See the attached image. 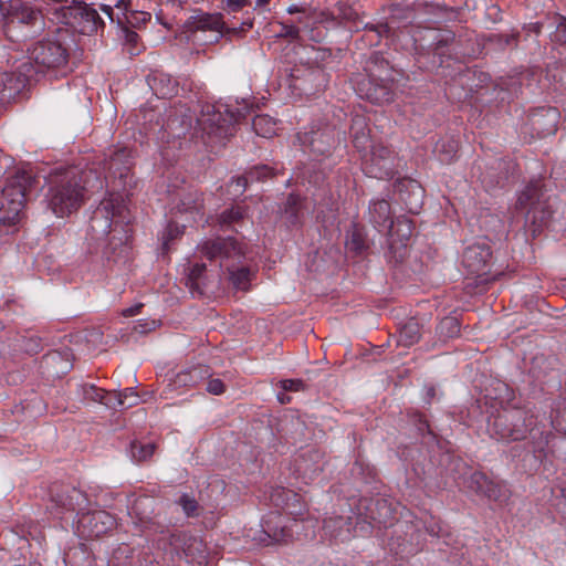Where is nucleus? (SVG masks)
<instances>
[{
	"instance_id": "obj_1",
	"label": "nucleus",
	"mask_w": 566,
	"mask_h": 566,
	"mask_svg": "<svg viewBox=\"0 0 566 566\" xmlns=\"http://www.w3.org/2000/svg\"><path fill=\"white\" fill-rule=\"evenodd\" d=\"M85 174L67 169L51 176L45 195L48 208L59 218L70 216L84 201Z\"/></svg>"
},
{
	"instance_id": "obj_2",
	"label": "nucleus",
	"mask_w": 566,
	"mask_h": 566,
	"mask_svg": "<svg viewBox=\"0 0 566 566\" xmlns=\"http://www.w3.org/2000/svg\"><path fill=\"white\" fill-rule=\"evenodd\" d=\"M202 256L209 260H220L221 268H226L229 282L235 290L247 291L252 277L251 270L245 265H238L245 252L240 243L232 238L208 239L199 247Z\"/></svg>"
},
{
	"instance_id": "obj_3",
	"label": "nucleus",
	"mask_w": 566,
	"mask_h": 566,
	"mask_svg": "<svg viewBox=\"0 0 566 566\" xmlns=\"http://www.w3.org/2000/svg\"><path fill=\"white\" fill-rule=\"evenodd\" d=\"M67 2V0H44L43 9L46 13L54 14L60 23L77 28L82 34L97 32L98 28L104 25L94 8L82 1L73 0L72 4Z\"/></svg>"
},
{
	"instance_id": "obj_4",
	"label": "nucleus",
	"mask_w": 566,
	"mask_h": 566,
	"mask_svg": "<svg viewBox=\"0 0 566 566\" xmlns=\"http://www.w3.org/2000/svg\"><path fill=\"white\" fill-rule=\"evenodd\" d=\"M128 220V210L124 196L119 192H109L91 217V230L96 238H103L111 233L113 227L116 230Z\"/></svg>"
},
{
	"instance_id": "obj_5",
	"label": "nucleus",
	"mask_w": 566,
	"mask_h": 566,
	"mask_svg": "<svg viewBox=\"0 0 566 566\" xmlns=\"http://www.w3.org/2000/svg\"><path fill=\"white\" fill-rule=\"evenodd\" d=\"M29 179L24 172L17 174L0 191V223L11 226L20 220Z\"/></svg>"
},
{
	"instance_id": "obj_6",
	"label": "nucleus",
	"mask_w": 566,
	"mask_h": 566,
	"mask_svg": "<svg viewBox=\"0 0 566 566\" xmlns=\"http://www.w3.org/2000/svg\"><path fill=\"white\" fill-rule=\"evenodd\" d=\"M1 15L4 32L9 39H13V35L10 34V32L15 22L21 25H30L33 28V31L30 34H23L24 38L33 36L44 30V20L41 11L33 9L21 0H10L6 6V14Z\"/></svg>"
},
{
	"instance_id": "obj_7",
	"label": "nucleus",
	"mask_w": 566,
	"mask_h": 566,
	"mask_svg": "<svg viewBox=\"0 0 566 566\" xmlns=\"http://www.w3.org/2000/svg\"><path fill=\"white\" fill-rule=\"evenodd\" d=\"M531 417L521 410L499 415L490 426L493 436L503 441H518L526 437Z\"/></svg>"
},
{
	"instance_id": "obj_8",
	"label": "nucleus",
	"mask_w": 566,
	"mask_h": 566,
	"mask_svg": "<svg viewBox=\"0 0 566 566\" xmlns=\"http://www.w3.org/2000/svg\"><path fill=\"white\" fill-rule=\"evenodd\" d=\"M226 29V22L222 13H209L200 10L193 11L185 23L180 36L185 35L186 41H190V36L197 32H213L216 33L212 43H217L223 38V30Z\"/></svg>"
},
{
	"instance_id": "obj_9",
	"label": "nucleus",
	"mask_w": 566,
	"mask_h": 566,
	"mask_svg": "<svg viewBox=\"0 0 566 566\" xmlns=\"http://www.w3.org/2000/svg\"><path fill=\"white\" fill-rule=\"evenodd\" d=\"M67 56L66 49L57 41H39L29 49L30 60L46 69H55L65 65L67 63Z\"/></svg>"
},
{
	"instance_id": "obj_10",
	"label": "nucleus",
	"mask_w": 566,
	"mask_h": 566,
	"mask_svg": "<svg viewBox=\"0 0 566 566\" xmlns=\"http://www.w3.org/2000/svg\"><path fill=\"white\" fill-rule=\"evenodd\" d=\"M492 252L485 241H476L465 248L462 255V263L472 274L484 272Z\"/></svg>"
},
{
	"instance_id": "obj_11",
	"label": "nucleus",
	"mask_w": 566,
	"mask_h": 566,
	"mask_svg": "<svg viewBox=\"0 0 566 566\" xmlns=\"http://www.w3.org/2000/svg\"><path fill=\"white\" fill-rule=\"evenodd\" d=\"M370 161L369 172L375 178L387 179L392 176L391 151L386 146H374Z\"/></svg>"
},
{
	"instance_id": "obj_12",
	"label": "nucleus",
	"mask_w": 566,
	"mask_h": 566,
	"mask_svg": "<svg viewBox=\"0 0 566 566\" xmlns=\"http://www.w3.org/2000/svg\"><path fill=\"white\" fill-rule=\"evenodd\" d=\"M542 197L543 192L541 181H532L520 193L516 206L528 214L537 205H539Z\"/></svg>"
},
{
	"instance_id": "obj_13",
	"label": "nucleus",
	"mask_w": 566,
	"mask_h": 566,
	"mask_svg": "<svg viewBox=\"0 0 566 566\" xmlns=\"http://www.w3.org/2000/svg\"><path fill=\"white\" fill-rule=\"evenodd\" d=\"M391 245L397 243L406 245L412 235V222L407 218H398L386 226Z\"/></svg>"
},
{
	"instance_id": "obj_14",
	"label": "nucleus",
	"mask_w": 566,
	"mask_h": 566,
	"mask_svg": "<svg viewBox=\"0 0 566 566\" xmlns=\"http://www.w3.org/2000/svg\"><path fill=\"white\" fill-rule=\"evenodd\" d=\"M138 402V396L133 388H126L118 392H108L105 405L108 407H119L123 409L130 408Z\"/></svg>"
},
{
	"instance_id": "obj_15",
	"label": "nucleus",
	"mask_w": 566,
	"mask_h": 566,
	"mask_svg": "<svg viewBox=\"0 0 566 566\" xmlns=\"http://www.w3.org/2000/svg\"><path fill=\"white\" fill-rule=\"evenodd\" d=\"M272 175V169L268 166H259L252 168L247 176L238 177L232 181V185L235 184L237 192L242 193L247 188L249 182L262 180Z\"/></svg>"
},
{
	"instance_id": "obj_16",
	"label": "nucleus",
	"mask_w": 566,
	"mask_h": 566,
	"mask_svg": "<svg viewBox=\"0 0 566 566\" xmlns=\"http://www.w3.org/2000/svg\"><path fill=\"white\" fill-rule=\"evenodd\" d=\"M421 337L420 325L415 319H409L399 331L398 342L402 346L409 347L418 343Z\"/></svg>"
},
{
	"instance_id": "obj_17",
	"label": "nucleus",
	"mask_w": 566,
	"mask_h": 566,
	"mask_svg": "<svg viewBox=\"0 0 566 566\" xmlns=\"http://www.w3.org/2000/svg\"><path fill=\"white\" fill-rule=\"evenodd\" d=\"M474 481L479 485L480 492L483 493L489 499L499 501L504 496L503 486L499 483L490 481L483 474H475Z\"/></svg>"
},
{
	"instance_id": "obj_18",
	"label": "nucleus",
	"mask_w": 566,
	"mask_h": 566,
	"mask_svg": "<svg viewBox=\"0 0 566 566\" xmlns=\"http://www.w3.org/2000/svg\"><path fill=\"white\" fill-rule=\"evenodd\" d=\"M252 127L256 135L270 138L276 133V122L269 115H258L252 120Z\"/></svg>"
},
{
	"instance_id": "obj_19",
	"label": "nucleus",
	"mask_w": 566,
	"mask_h": 566,
	"mask_svg": "<svg viewBox=\"0 0 566 566\" xmlns=\"http://www.w3.org/2000/svg\"><path fill=\"white\" fill-rule=\"evenodd\" d=\"M370 214L373 221L378 224L386 228L390 220V205L386 200H377L374 201L370 206Z\"/></svg>"
},
{
	"instance_id": "obj_20",
	"label": "nucleus",
	"mask_w": 566,
	"mask_h": 566,
	"mask_svg": "<svg viewBox=\"0 0 566 566\" xmlns=\"http://www.w3.org/2000/svg\"><path fill=\"white\" fill-rule=\"evenodd\" d=\"M153 88L161 97H170L178 92V86L169 76L160 75L153 78Z\"/></svg>"
},
{
	"instance_id": "obj_21",
	"label": "nucleus",
	"mask_w": 566,
	"mask_h": 566,
	"mask_svg": "<svg viewBox=\"0 0 566 566\" xmlns=\"http://www.w3.org/2000/svg\"><path fill=\"white\" fill-rule=\"evenodd\" d=\"M88 520V523L93 526V535L99 536L101 534L105 533L108 527L113 525L112 517L105 513V512H94L92 514H88L86 516Z\"/></svg>"
},
{
	"instance_id": "obj_22",
	"label": "nucleus",
	"mask_w": 566,
	"mask_h": 566,
	"mask_svg": "<svg viewBox=\"0 0 566 566\" xmlns=\"http://www.w3.org/2000/svg\"><path fill=\"white\" fill-rule=\"evenodd\" d=\"M127 157L125 150H120L116 153L108 161L107 170L108 174L113 177H119L120 179L126 177L129 171V167L126 165H122L124 159Z\"/></svg>"
},
{
	"instance_id": "obj_23",
	"label": "nucleus",
	"mask_w": 566,
	"mask_h": 566,
	"mask_svg": "<svg viewBox=\"0 0 566 566\" xmlns=\"http://www.w3.org/2000/svg\"><path fill=\"white\" fill-rule=\"evenodd\" d=\"M202 209V198L198 192L187 193L180 201L178 210L180 212H189L191 214H199Z\"/></svg>"
},
{
	"instance_id": "obj_24",
	"label": "nucleus",
	"mask_w": 566,
	"mask_h": 566,
	"mask_svg": "<svg viewBox=\"0 0 566 566\" xmlns=\"http://www.w3.org/2000/svg\"><path fill=\"white\" fill-rule=\"evenodd\" d=\"M201 376L199 367H192L189 370L180 371L176 375L174 384L176 387L195 386Z\"/></svg>"
},
{
	"instance_id": "obj_25",
	"label": "nucleus",
	"mask_w": 566,
	"mask_h": 566,
	"mask_svg": "<svg viewBox=\"0 0 566 566\" xmlns=\"http://www.w3.org/2000/svg\"><path fill=\"white\" fill-rule=\"evenodd\" d=\"M155 444L154 443H140V442H133L130 444V453L134 460L136 461H146L149 459L154 452H155Z\"/></svg>"
},
{
	"instance_id": "obj_26",
	"label": "nucleus",
	"mask_w": 566,
	"mask_h": 566,
	"mask_svg": "<svg viewBox=\"0 0 566 566\" xmlns=\"http://www.w3.org/2000/svg\"><path fill=\"white\" fill-rule=\"evenodd\" d=\"M439 331L442 335H444L447 337L455 336L460 331L459 323H458L457 318L444 317L439 324Z\"/></svg>"
},
{
	"instance_id": "obj_27",
	"label": "nucleus",
	"mask_w": 566,
	"mask_h": 566,
	"mask_svg": "<svg viewBox=\"0 0 566 566\" xmlns=\"http://www.w3.org/2000/svg\"><path fill=\"white\" fill-rule=\"evenodd\" d=\"M346 244H347L348 249H350L355 252H361L366 248V244H365L361 233L356 229H354L350 232Z\"/></svg>"
},
{
	"instance_id": "obj_28",
	"label": "nucleus",
	"mask_w": 566,
	"mask_h": 566,
	"mask_svg": "<svg viewBox=\"0 0 566 566\" xmlns=\"http://www.w3.org/2000/svg\"><path fill=\"white\" fill-rule=\"evenodd\" d=\"M178 503L180 504L187 516L198 515V503L193 497L184 494L182 496H180Z\"/></svg>"
},
{
	"instance_id": "obj_29",
	"label": "nucleus",
	"mask_w": 566,
	"mask_h": 566,
	"mask_svg": "<svg viewBox=\"0 0 566 566\" xmlns=\"http://www.w3.org/2000/svg\"><path fill=\"white\" fill-rule=\"evenodd\" d=\"M84 397L92 401H98L105 405L107 400V395H104V391L96 388L94 385H85L83 387Z\"/></svg>"
},
{
	"instance_id": "obj_30",
	"label": "nucleus",
	"mask_w": 566,
	"mask_h": 566,
	"mask_svg": "<svg viewBox=\"0 0 566 566\" xmlns=\"http://www.w3.org/2000/svg\"><path fill=\"white\" fill-rule=\"evenodd\" d=\"M253 27V20L248 19L241 23L238 28H229L226 25V29L223 30V36H228L231 39L232 36H241L244 32L252 29Z\"/></svg>"
},
{
	"instance_id": "obj_31",
	"label": "nucleus",
	"mask_w": 566,
	"mask_h": 566,
	"mask_svg": "<svg viewBox=\"0 0 566 566\" xmlns=\"http://www.w3.org/2000/svg\"><path fill=\"white\" fill-rule=\"evenodd\" d=\"M244 211L240 207L231 208L230 210H226L220 216V222L222 224H230L241 218H243Z\"/></svg>"
},
{
	"instance_id": "obj_32",
	"label": "nucleus",
	"mask_w": 566,
	"mask_h": 566,
	"mask_svg": "<svg viewBox=\"0 0 566 566\" xmlns=\"http://www.w3.org/2000/svg\"><path fill=\"white\" fill-rule=\"evenodd\" d=\"M250 4V0H223L221 8L228 13H235Z\"/></svg>"
},
{
	"instance_id": "obj_33",
	"label": "nucleus",
	"mask_w": 566,
	"mask_h": 566,
	"mask_svg": "<svg viewBox=\"0 0 566 566\" xmlns=\"http://www.w3.org/2000/svg\"><path fill=\"white\" fill-rule=\"evenodd\" d=\"M279 386L284 391H301L305 389V384L301 379H283L279 382Z\"/></svg>"
},
{
	"instance_id": "obj_34",
	"label": "nucleus",
	"mask_w": 566,
	"mask_h": 566,
	"mask_svg": "<svg viewBox=\"0 0 566 566\" xmlns=\"http://www.w3.org/2000/svg\"><path fill=\"white\" fill-rule=\"evenodd\" d=\"M7 90L10 92L15 90L13 86V77L8 72H0V101L2 99L3 93Z\"/></svg>"
},
{
	"instance_id": "obj_35",
	"label": "nucleus",
	"mask_w": 566,
	"mask_h": 566,
	"mask_svg": "<svg viewBox=\"0 0 566 566\" xmlns=\"http://www.w3.org/2000/svg\"><path fill=\"white\" fill-rule=\"evenodd\" d=\"M281 31L279 32L277 36L281 38H290V39H297L300 34V30L297 27L293 24H286V23H280Z\"/></svg>"
},
{
	"instance_id": "obj_36",
	"label": "nucleus",
	"mask_w": 566,
	"mask_h": 566,
	"mask_svg": "<svg viewBox=\"0 0 566 566\" xmlns=\"http://www.w3.org/2000/svg\"><path fill=\"white\" fill-rule=\"evenodd\" d=\"M206 389L209 394L221 395L224 392L226 387L221 379L212 378L208 381Z\"/></svg>"
},
{
	"instance_id": "obj_37",
	"label": "nucleus",
	"mask_w": 566,
	"mask_h": 566,
	"mask_svg": "<svg viewBox=\"0 0 566 566\" xmlns=\"http://www.w3.org/2000/svg\"><path fill=\"white\" fill-rule=\"evenodd\" d=\"M367 98L375 103L389 102L391 99V94L386 88L382 87L380 88V93H368Z\"/></svg>"
},
{
	"instance_id": "obj_38",
	"label": "nucleus",
	"mask_w": 566,
	"mask_h": 566,
	"mask_svg": "<svg viewBox=\"0 0 566 566\" xmlns=\"http://www.w3.org/2000/svg\"><path fill=\"white\" fill-rule=\"evenodd\" d=\"M123 35H124V40L127 44L136 46V44L138 43L139 35L135 31L124 28Z\"/></svg>"
},
{
	"instance_id": "obj_39",
	"label": "nucleus",
	"mask_w": 566,
	"mask_h": 566,
	"mask_svg": "<svg viewBox=\"0 0 566 566\" xmlns=\"http://www.w3.org/2000/svg\"><path fill=\"white\" fill-rule=\"evenodd\" d=\"M555 40L566 44V19H563L555 31Z\"/></svg>"
},
{
	"instance_id": "obj_40",
	"label": "nucleus",
	"mask_w": 566,
	"mask_h": 566,
	"mask_svg": "<svg viewBox=\"0 0 566 566\" xmlns=\"http://www.w3.org/2000/svg\"><path fill=\"white\" fill-rule=\"evenodd\" d=\"M206 265L205 264H196L189 274V277L191 281H193L197 284V281L199 280L201 273L205 271Z\"/></svg>"
},
{
	"instance_id": "obj_41",
	"label": "nucleus",
	"mask_w": 566,
	"mask_h": 566,
	"mask_svg": "<svg viewBox=\"0 0 566 566\" xmlns=\"http://www.w3.org/2000/svg\"><path fill=\"white\" fill-rule=\"evenodd\" d=\"M367 142L368 137L365 134H363L361 136L356 135L354 137V144L357 148H365Z\"/></svg>"
},
{
	"instance_id": "obj_42",
	"label": "nucleus",
	"mask_w": 566,
	"mask_h": 566,
	"mask_svg": "<svg viewBox=\"0 0 566 566\" xmlns=\"http://www.w3.org/2000/svg\"><path fill=\"white\" fill-rule=\"evenodd\" d=\"M142 306H143L142 304H138V305H135V306L128 307V308H126V310H124V311H123V315H124V316H127V317H129V316H134V315H136V314H138V313H139V311H140Z\"/></svg>"
},
{
	"instance_id": "obj_43",
	"label": "nucleus",
	"mask_w": 566,
	"mask_h": 566,
	"mask_svg": "<svg viewBox=\"0 0 566 566\" xmlns=\"http://www.w3.org/2000/svg\"><path fill=\"white\" fill-rule=\"evenodd\" d=\"M167 233L169 238H174V235H177L180 233L179 227L177 224H169L167 229Z\"/></svg>"
},
{
	"instance_id": "obj_44",
	"label": "nucleus",
	"mask_w": 566,
	"mask_h": 566,
	"mask_svg": "<svg viewBox=\"0 0 566 566\" xmlns=\"http://www.w3.org/2000/svg\"><path fill=\"white\" fill-rule=\"evenodd\" d=\"M132 0H118L115 4L117 9H122L126 11L128 7L130 6Z\"/></svg>"
},
{
	"instance_id": "obj_45",
	"label": "nucleus",
	"mask_w": 566,
	"mask_h": 566,
	"mask_svg": "<svg viewBox=\"0 0 566 566\" xmlns=\"http://www.w3.org/2000/svg\"><path fill=\"white\" fill-rule=\"evenodd\" d=\"M304 8L297 6V4H292L287 8V12L290 14H294V13H300V12H304Z\"/></svg>"
},
{
	"instance_id": "obj_46",
	"label": "nucleus",
	"mask_w": 566,
	"mask_h": 566,
	"mask_svg": "<svg viewBox=\"0 0 566 566\" xmlns=\"http://www.w3.org/2000/svg\"><path fill=\"white\" fill-rule=\"evenodd\" d=\"M277 399L281 403H289L291 401V397L285 392H279Z\"/></svg>"
},
{
	"instance_id": "obj_47",
	"label": "nucleus",
	"mask_w": 566,
	"mask_h": 566,
	"mask_svg": "<svg viewBox=\"0 0 566 566\" xmlns=\"http://www.w3.org/2000/svg\"><path fill=\"white\" fill-rule=\"evenodd\" d=\"M270 0H256L255 1V8H262L266 4H269Z\"/></svg>"
},
{
	"instance_id": "obj_48",
	"label": "nucleus",
	"mask_w": 566,
	"mask_h": 566,
	"mask_svg": "<svg viewBox=\"0 0 566 566\" xmlns=\"http://www.w3.org/2000/svg\"><path fill=\"white\" fill-rule=\"evenodd\" d=\"M102 11L111 17L113 9L111 6H102Z\"/></svg>"
},
{
	"instance_id": "obj_49",
	"label": "nucleus",
	"mask_w": 566,
	"mask_h": 566,
	"mask_svg": "<svg viewBox=\"0 0 566 566\" xmlns=\"http://www.w3.org/2000/svg\"><path fill=\"white\" fill-rule=\"evenodd\" d=\"M315 142H316V139L314 138V139L312 140V146H313L314 150H315V151H318V153H322V154H323V153H325V151H326V149L321 148V147H316V146H315Z\"/></svg>"
},
{
	"instance_id": "obj_50",
	"label": "nucleus",
	"mask_w": 566,
	"mask_h": 566,
	"mask_svg": "<svg viewBox=\"0 0 566 566\" xmlns=\"http://www.w3.org/2000/svg\"><path fill=\"white\" fill-rule=\"evenodd\" d=\"M213 133H214L216 135H218V136H222V135H223V133H224V134H227V132H226V130H223V128H222L221 126H218V127L216 128V130H213Z\"/></svg>"
},
{
	"instance_id": "obj_51",
	"label": "nucleus",
	"mask_w": 566,
	"mask_h": 566,
	"mask_svg": "<svg viewBox=\"0 0 566 566\" xmlns=\"http://www.w3.org/2000/svg\"><path fill=\"white\" fill-rule=\"evenodd\" d=\"M0 14H6V7L1 1H0ZM0 21L2 22V15H0Z\"/></svg>"
},
{
	"instance_id": "obj_52",
	"label": "nucleus",
	"mask_w": 566,
	"mask_h": 566,
	"mask_svg": "<svg viewBox=\"0 0 566 566\" xmlns=\"http://www.w3.org/2000/svg\"><path fill=\"white\" fill-rule=\"evenodd\" d=\"M57 358H60V356H59L57 354H52V355L48 356V358H46V359H48V360H52V361H54V360H55V359H57Z\"/></svg>"
},
{
	"instance_id": "obj_53",
	"label": "nucleus",
	"mask_w": 566,
	"mask_h": 566,
	"mask_svg": "<svg viewBox=\"0 0 566 566\" xmlns=\"http://www.w3.org/2000/svg\"><path fill=\"white\" fill-rule=\"evenodd\" d=\"M156 327V322L151 321L149 324H147V329H154Z\"/></svg>"
},
{
	"instance_id": "obj_54",
	"label": "nucleus",
	"mask_w": 566,
	"mask_h": 566,
	"mask_svg": "<svg viewBox=\"0 0 566 566\" xmlns=\"http://www.w3.org/2000/svg\"><path fill=\"white\" fill-rule=\"evenodd\" d=\"M428 395H429L430 397H433V396H434V389H433V388H430V389L428 390Z\"/></svg>"
},
{
	"instance_id": "obj_55",
	"label": "nucleus",
	"mask_w": 566,
	"mask_h": 566,
	"mask_svg": "<svg viewBox=\"0 0 566 566\" xmlns=\"http://www.w3.org/2000/svg\"><path fill=\"white\" fill-rule=\"evenodd\" d=\"M143 15H144V20H146V18L150 19V14L149 13H143Z\"/></svg>"
},
{
	"instance_id": "obj_56",
	"label": "nucleus",
	"mask_w": 566,
	"mask_h": 566,
	"mask_svg": "<svg viewBox=\"0 0 566 566\" xmlns=\"http://www.w3.org/2000/svg\"><path fill=\"white\" fill-rule=\"evenodd\" d=\"M409 210H410L411 212H417V207H415V208H413V207H409Z\"/></svg>"
},
{
	"instance_id": "obj_57",
	"label": "nucleus",
	"mask_w": 566,
	"mask_h": 566,
	"mask_svg": "<svg viewBox=\"0 0 566 566\" xmlns=\"http://www.w3.org/2000/svg\"><path fill=\"white\" fill-rule=\"evenodd\" d=\"M329 523H331V521L325 522V527H326V528H329V527H331Z\"/></svg>"
},
{
	"instance_id": "obj_58",
	"label": "nucleus",
	"mask_w": 566,
	"mask_h": 566,
	"mask_svg": "<svg viewBox=\"0 0 566 566\" xmlns=\"http://www.w3.org/2000/svg\"><path fill=\"white\" fill-rule=\"evenodd\" d=\"M129 53L130 54H137V52H135L133 49L129 50Z\"/></svg>"
}]
</instances>
